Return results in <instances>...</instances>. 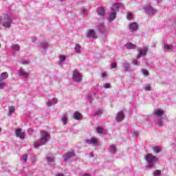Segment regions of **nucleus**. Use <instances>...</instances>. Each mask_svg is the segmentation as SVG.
Listing matches in <instances>:
<instances>
[{
    "instance_id": "nucleus-51",
    "label": "nucleus",
    "mask_w": 176,
    "mask_h": 176,
    "mask_svg": "<svg viewBox=\"0 0 176 176\" xmlns=\"http://www.w3.org/2000/svg\"><path fill=\"white\" fill-rule=\"evenodd\" d=\"M133 137H138V132L133 131Z\"/></svg>"
},
{
    "instance_id": "nucleus-44",
    "label": "nucleus",
    "mask_w": 176,
    "mask_h": 176,
    "mask_svg": "<svg viewBox=\"0 0 176 176\" xmlns=\"http://www.w3.org/2000/svg\"><path fill=\"white\" fill-rule=\"evenodd\" d=\"M5 85H6L5 82L0 80V89H3V87H5Z\"/></svg>"
},
{
    "instance_id": "nucleus-34",
    "label": "nucleus",
    "mask_w": 176,
    "mask_h": 176,
    "mask_svg": "<svg viewBox=\"0 0 176 176\" xmlns=\"http://www.w3.org/2000/svg\"><path fill=\"white\" fill-rule=\"evenodd\" d=\"M133 16H134V15L133 14V13H131V12H128L127 14H126V19H127V20H129V21H130L131 20H133Z\"/></svg>"
},
{
    "instance_id": "nucleus-53",
    "label": "nucleus",
    "mask_w": 176,
    "mask_h": 176,
    "mask_svg": "<svg viewBox=\"0 0 176 176\" xmlns=\"http://www.w3.org/2000/svg\"><path fill=\"white\" fill-rule=\"evenodd\" d=\"M157 3H162L163 2V0H156Z\"/></svg>"
},
{
    "instance_id": "nucleus-50",
    "label": "nucleus",
    "mask_w": 176,
    "mask_h": 176,
    "mask_svg": "<svg viewBox=\"0 0 176 176\" xmlns=\"http://www.w3.org/2000/svg\"><path fill=\"white\" fill-rule=\"evenodd\" d=\"M80 176H91L90 173H84L80 175Z\"/></svg>"
},
{
    "instance_id": "nucleus-35",
    "label": "nucleus",
    "mask_w": 176,
    "mask_h": 176,
    "mask_svg": "<svg viewBox=\"0 0 176 176\" xmlns=\"http://www.w3.org/2000/svg\"><path fill=\"white\" fill-rule=\"evenodd\" d=\"M160 151H162V148H160V147L155 146L153 148L154 153H160Z\"/></svg>"
},
{
    "instance_id": "nucleus-12",
    "label": "nucleus",
    "mask_w": 176,
    "mask_h": 176,
    "mask_svg": "<svg viewBox=\"0 0 176 176\" xmlns=\"http://www.w3.org/2000/svg\"><path fill=\"white\" fill-rule=\"evenodd\" d=\"M85 144L97 145L98 144V139L96 138H91L90 139H86L85 141Z\"/></svg>"
},
{
    "instance_id": "nucleus-7",
    "label": "nucleus",
    "mask_w": 176,
    "mask_h": 176,
    "mask_svg": "<svg viewBox=\"0 0 176 176\" xmlns=\"http://www.w3.org/2000/svg\"><path fill=\"white\" fill-rule=\"evenodd\" d=\"M82 74L79 72V70L75 69L73 72L72 74V80L73 82H76V83H79L80 82H82Z\"/></svg>"
},
{
    "instance_id": "nucleus-60",
    "label": "nucleus",
    "mask_w": 176,
    "mask_h": 176,
    "mask_svg": "<svg viewBox=\"0 0 176 176\" xmlns=\"http://www.w3.org/2000/svg\"><path fill=\"white\" fill-rule=\"evenodd\" d=\"M0 47H1V44H0Z\"/></svg>"
},
{
    "instance_id": "nucleus-54",
    "label": "nucleus",
    "mask_w": 176,
    "mask_h": 176,
    "mask_svg": "<svg viewBox=\"0 0 176 176\" xmlns=\"http://www.w3.org/2000/svg\"><path fill=\"white\" fill-rule=\"evenodd\" d=\"M89 156L91 157H94V155H93V152H91L90 153H89Z\"/></svg>"
},
{
    "instance_id": "nucleus-6",
    "label": "nucleus",
    "mask_w": 176,
    "mask_h": 176,
    "mask_svg": "<svg viewBox=\"0 0 176 176\" xmlns=\"http://www.w3.org/2000/svg\"><path fill=\"white\" fill-rule=\"evenodd\" d=\"M96 28L97 31H98V32L102 34L103 35H107L108 30H109V28L105 25V23H104V22H98L96 25Z\"/></svg>"
},
{
    "instance_id": "nucleus-26",
    "label": "nucleus",
    "mask_w": 176,
    "mask_h": 176,
    "mask_svg": "<svg viewBox=\"0 0 176 176\" xmlns=\"http://www.w3.org/2000/svg\"><path fill=\"white\" fill-rule=\"evenodd\" d=\"M122 67L124 69V71H130V63L125 61L122 63Z\"/></svg>"
},
{
    "instance_id": "nucleus-57",
    "label": "nucleus",
    "mask_w": 176,
    "mask_h": 176,
    "mask_svg": "<svg viewBox=\"0 0 176 176\" xmlns=\"http://www.w3.org/2000/svg\"><path fill=\"white\" fill-rule=\"evenodd\" d=\"M30 174H31V175H32L34 174L33 172H30Z\"/></svg>"
},
{
    "instance_id": "nucleus-30",
    "label": "nucleus",
    "mask_w": 176,
    "mask_h": 176,
    "mask_svg": "<svg viewBox=\"0 0 176 176\" xmlns=\"http://www.w3.org/2000/svg\"><path fill=\"white\" fill-rule=\"evenodd\" d=\"M28 159V155H27V154L23 155L21 157V162L22 163H27Z\"/></svg>"
},
{
    "instance_id": "nucleus-45",
    "label": "nucleus",
    "mask_w": 176,
    "mask_h": 176,
    "mask_svg": "<svg viewBox=\"0 0 176 176\" xmlns=\"http://www.w3.org/2000/svg\"><path fill=\"white\" fill-rule=\"evenodd\" d=\"M104 89H111V86L110 83L104 84Z\"/></svg>"
},
{
    "instance_id": "nucleus-56",
    "label": "nucleus",
    "mask_w": 176,
    "mask_h": 176,
    "mask_svg": "<svg viewBox=\"0 0 176 176\" xmlns=\"http://www.w3.org/2000/svg\"><path fill=\"white\" fill-rule=\"evenodd\" d=\"M58 1H59V2H64V1L65 0H58Z\"/></svg>"
},
{
    "instance_id": "nucleus-9",
    "label": "nucleus",
    "mask_w": 176,
    "mask_h": 176,
    "mask_svg": "<svg viewBox=\"0 0 176 176\" xmlns=\"http://www.w3.org/2000/svg\"><path fill=\"white\" fill-rule=\"evenodd\" d=\"M145 13L153 16L155 13H157V10L153 8L151 5L148 4L143 8Z\"/></svg>"
},
{
    "instance_id": "nucleus-1",
    "label": "nucleus",
    "mask_w": 176,
    "mask_h": 176,
    "mask_svg": "<svg viewBox=\"0 0 176 176\" xmlns=\"http://www.w3.org/2000/svg\"><path fill=\"white\" fill-rule=\"evenodd\" d=\"M151 119H153L155 124L162 127L163 126V120L167 119V117L164 116V110L162 109H157L154 111V115L150 116Z\"/></svg>"
},
{
    "instance_id": "nucleus-4",
    "label": "nucleus",
    "mask_w": 176,
    "mask_h": 176,
    "mask_svg": "<svg viewBox=\"0 0 176 176\" xmlns=\"http://www.w3.org/2000/svg\"><path fill=\"white\" fill-rule=\"evenodd\" d=\"M144 159L147 163V165L146 166V168H152L158 160V158L156 156L151 153H148L145 155Z\"/></svg>"
},
{
    "instance_id": "nucleus-24",
    "label": "nucleus",
    "mask_w": 176,
    "mask_h": 176,
    "mask_svg": "<svg viewBox=\"0 0 176 176\" xmlns=\"http://www.w3.org/2000/svg\"><path fill=\"white\" fill-rule=\"evenodd\" d=\"M16 111V107L14 106H10L8 107V116H12L13 113Z\"/></svg>"
},
{
    "instance_id": "nucleus-32",
    "label": "nucleus",
    "mask_w": 176,
    "mask_h": 176,
    "mask_svg": "<svg viewBox=\"0 0 176 176\" xmlns=\"http://www.w3.org/2000/svg\"><path fill=\"white\" fill-rule=\"evenodd\" d=\"M12 50L19 52V50H20V45L19 44L14 45H12Z\"/></svg>"
},
{
    "instance_id": "nucleus-22",
    "label": "nucleus",
    "mask_w": 176,
    "mask_h": 176,
    "mask_svg": "<svg viewBox=\"0 0 176 176\" xmlns=\"http://www.w3.org/2000/svg\"><path fill=\"white\" fill-rule=\"evenodd\" d=\"M73 118L75 119V120H82V114H80L79 111H76L73 114Z\"/></svg>"
},
{
    "instance_id": "nucleus-52",
    "label": "nucleus",
    "mask_w": 176,
    "mask_h": 176,
    "mask_svg": "<svg viewBox=\"0 0 176 176\" xmlns=\"http://www.w3.org/2000/svg\"><path fill=\"white\" fill-rule=\"evenodd\" d=\"M32 42H36V37L32 36Z\"/></svg>"
},
{
    "instance_id": "nucleus-16",
    "label": "nucleus",
    "mask_w": 176,
    "mask_h": 176,
    "mask_svg": "<svg viewBox=\"0 0 176 176\" xmlns=\"http://www.w3.org/2000/svg\"><path fill=\"white\" fill-rule=\"evenodd\" d=\"M137 30H138V23L135 22L129 23V30L131 32H134Z\"/></svg>"
},
{
    "instance_id": "nucleus-42",
    "label": "nucleus",
    "mask_w": 176,
    "mask_h": 176,
    "mask_svg": "<svg viewBox=\"0 0 176 176\" xmlns=\"http://www.w3.org/2000/svg\"><path fill=\"white\" fill-rule=\"evenodd\" d=\"M87 100L89 102H91V101H93V96L91 95H88L87 96Z\"/></svg>"
},
{
    "instance_id": "nucleus-25",
    "label": "nucleus",
    "mask_w": 176,
    "mask_h": 176,
    "mask_svg": "<svg viewBox=\"0 0 176 176\" xmlns=\"http://www.w3.org/2000/svg\"><path fill=\"white\" fill-rule=\"evenodd\" d=\"M74 52L77 54H80V52H82V46L79 44H76L74 47Z\"/></svg>"
},
{
    "instance_id": "nucleus-15",
    "label": "nucleus",
    "mask_w": 176,
    "mask_h": 176,
    "mask_svg": "<svg viewBox=\"0 0 176 176\" xmlns=\"http://www.w3.org/2000/svg\"><path fill=\"white\" fill-rule=\"evenodd\" d=\"M18 75H19L20 76H23V78H24L25 79H27V78H28V76H30V73L25 72L23 69L21 68L19 69L18 71Z\"/></svg>"
},
{
    "instance_id": "nucleus-3",
    "label": "nucleus",
    "mask_w": 176,
    "mask_h": 176,
    "mask_svg": "<svg viewBox=\"0 0 176 176\" xmlns=\"http://www.w3.org/2000/svg\"><path fill=\"white\" fill-rule=\"evenodd\" d=\"M120 8H124V6L122 3H114L111 6V10L110 12V15L109 17V21H113L114 19H116V12L119 10Z\"/></svg>"
},
{
    "instance_id": "nucleus-37",
    "label": "nucleus",
    "mask_w": 176,
    "mask_h": 176,
    "mask_svg": "<svg viewBox=\"0 0 176 176\" xmlns=\"http://www.w3.org/2000/svg\"><path fill=\"white\" fill-rule=\"evenodd\" d=\"M47 163H53L54 162V159L53 157H51L50 156L46 157Z\"/></svg>"
},
{
    "instance_id": "nucleus-27",
    "label": "nucleus",
    "mask_w": 176,
    "mask_h": 176,
    "mask_svg": "<svg viewBox=\"0 0 176 176\" xmlns=\"http://www.w3.org/2000/svg\"><path fill=\"white\" fill-rule=\"evenodd\" d=\"M8 78H9L8 72H3L0 75V80H5V79H8Z\"/></svg>"
},
{
    "instance_id": "nucleus-29",
    "label": "nucleus",
    "mask_w": 176,
    "mask_h": 176,
    "mask_svg": "<svg viewBox=\"0 0 176 176\" xmlns=\"http://www.w3.org/2000/svg\"><path fill=\"white\" fill-rule=\"evenodd\" d=\"M164 47L165 50H174V46L173 45H168V44H164Z\"/></svg>"
},
{
    "instance_id": "nucleus-39",
    "label": "nucleus",
    "mask_w": 176,
    "mask_h": 176,
    "mask_svg": "<svg viewBox=\"0 0 176 176\" xmlns=\"http://www.w3.org/2000/svg\"><path fill=\"white\" fill-rule=\"evenodd\" d=\"M140 63L137 60V59H133V65H136L137 67L140 65Z\"/></svg>"
},
{
    "instance_id": "nucleus-8",
    "label": "nucleus",
    "mask_w": 176,
    "mask_h": 176,
    "mask_svg": "<svg viewBox=\"0 0 176 176\" xmlns=\"http://www.w3.org/2000/svg\"><path fill=\"white\" fill-rule=\"evenodd\" d=\"M38 47L41 53L46 54V52H47V49H49V43L46 41L40 42Z\"/></svg>"
},
{
    "instance_id": "nucleus-2",
    "label": "nucleus",
    "mask_w": 176,
    "mask_h": 176,
    "mask_svg": "<svg viewBox=\"0 0 176 176\" xmlns=\"http://www.w3.org/2000/svg\"><path fill=\"white\" fill-rule=\"evenodd\" d=\"M50 140V133L45 131H41V138L38 142L34 143V148H39L42 145H45Z\"/></svg>"
},
{
    "instance_id": "nucleus-49",
    "label": "nucleus",
    "mask_w": 176,
    "mask_h": 176,
    "mask_svg": "<svg viewBox=\"0 0 176 176\" xmlns=\"http://www.w3.org/2000/svg\"><path fill=\"white\" fill-rule=\"evenodd\" d=\"M107 76H108L107 72H103L101 74V78H107Z\"/></svg>"
},
{
    "instance_id": "nucleus-5",
    "label": "nucleus",
    "mask_w": 176,
    "mask_h": 176,
    "mask_svg": "<svg viewBox=\"0 0 176 176\" xmlns=\"http://www.w3.org/2000/svg\"><path fill=\"white\" fill-rule=\"evenodd\" d=\"M13 22V16L10 14H7L1 20V24L5 28H10L12 23Z\"/></svg>"
},
{
    "instance_id": "nucleus-41",
    "label": "nucleus",
    "mask_w": 176,
    "mask_h": 176,
    "mask_svg": "<svg viewBox=\"0 0 176 176\" xmlns=\"http://www.w3.org/2000/svg\"><path fill=\"white\" fill-rule=\"evenodd\" d=\"M142 74H143L144 76H149V72H148V70H142Z\"/></svg>"
},
{
    "instance_id": "nucleus-55",
    "label": "nucleus",
    "mask_w": 176,
    "mask_h": 176,
    "mask_svg": "<svg viewBox=\"0 0 176 176\" xmlns=\"http://www.w3.org/2000/svg\"><path fill=\"white\" fill-rule=\"evenodd\" d=\"M56 176H64V174L60 173V174L56 175Z\"/></svg>"
},
{
    "instance_id": "nucleus-58",
    "label": "nucleus",
    "mask_w": 176,
    "mask_h": 176,
    "mask_svg": "<svg viewBox=\"0 0 176 176\" xmlns=\"http://www.w3.org/2000/svg\"><path fill=\"white\" fill-rule=\"evenodd\" d=\"M32 131V129H29V131Z\"/></svg>"
},
{
    "instance_id": "nucleus-61",
    "label": "nucleus",
    "mask_w": 176,
    "mask_h": 176,
    "mask_svg": "<svg viewBox=\"0 0 176 176\" xmlns=\"http://www.w3.org/2000/svg\"><path fill=\"white\" fill-rule=\"evenodd\" d=\"M116 1H118V0H116Z\"/></svg>"
},
{
    "instance_id": "nucleus-11",
    "label": "nucleus",
    "mask_w": 176,
    "mask_h": 176,
    "mask_svg": "<svg viewBox=\"0 0 176 176\" xmlns=\"http://www.w3.org/2000/svg\"><path fill=\"white\" fill-rule=\"evenodd\" d=\"M87 38H91L92 39H97V34L96 33V31L93 29H89L87 32Z\"/></svg>"
},
{
    "instance_id": "nucleus-48",
    "label": "nucleus",
    "mask_w": 176,
    "mask_h": 176,
    "mask_svg": "<svg viewBox=\"0 0 176 176\" xmlns=\"http://www.w3.org/2000/svg\"><path fill=\"white\" fill-rule=\"evenodd\" d=\"M111 68H115L116 69V68H118V64L116 63H111Z\"/></svg>"
},
{
    "instance_id": "nucleus-38",
    "label": "nucleus",
    "mask_w": 176,
    "mask_h": 176,
    "mask_svg": "<svg viewBox=\"0 0 176 176\" xmlns=\"http://www.w3.org/2000/svg\"><path fill=\"white\" fill-rule=\"evenodd\" d=\"M162 174V171L160 170H156L153 172V176H160Z\"/></svg>"
},
{
    "instance_id": "nucleus-21",
    "label": "nucleus",
    "mask_w": 176,
    "mask_h": 176,
    "mask_svg": "<svg viewBox=\"0 0 176 176\" xmlns=\"http://www.w3.org/2000/svg\"><path fill=\"white\" fill-rule=\"evenodd\" d=\"M67 60V56L65 55H59V61L58 64L59 65H63L64 63H65V60Z\"/></svg>"
},
{
    "instance_id": "nucleus-43",
    "label": "nucleus",
    "mask_w": 176,
    "mask_h": 176,
    "mask_svg": "<svg viewBox=\"0 0 176 176\" xmlns=\"http://www.w3.org/2000/svg\"><path fill=\"white\" fill-rule=\"evenodd\" d=\"M102 114V110H97L95 115L96 116H100V115Z\"/></svg>"
},
{
    "instance_id": "nucleus-31",
    "label": "nucleus",
    "mask_w": 176,
    "mask_h": 176,
    "mask_svg": "<svg viewBox=\"0 0 176 176\" xmlns=\"http://www.w3.org/2000/svg\"><path fill=\"white\" fill-rule=\"evenodd\" d=\"M144 90H146V91H151L152 87L151 86L150 84H146L144 86Z\"/></svg>"
},
{
    "instance_id": "nucleus-17",
    "label": "nucleus",
    "mask_w": 176,
    "mask_h": 176,
    "mask_svg": "<svg viewBox=\"0 0 176 176\" xmlns=\"http://www.w3.org/2000/svg\"><path fill=\"white\" fill-rule=\"evenodd\" d=\"M124 119V113L123 111H119L116 117V122H122Z\"/></svg>"
},
{
    "instance_id": "nucleus-10",
    "label": "nucleus",
    "mask_w": 176,
    "mask_h": 176,
    "mask_svg": "<svg viewBox=\"0 0 176 176\" xmlns=\"http://www.w3.org/2000/svg\"><path fill=\"white\" fill-rule=\"evenodd\" d=\"M146 53H148V47L144 46L143 47L139 48L137 58H141V57L146 56Z\"/></svg>"
},
{
    "instance_id": "nucleus-13",
    "label": "nucleus",
    "mask_w": 176,
    "mask_h": 176,
    "mask_svg": "<svg viewBox=\"0 0 176 176\" xmlns=\"http://www.w3.org/2000/svg\"><path fill=\"white\" fill-rule=\"evenodd\" d=\"M15 134L16 137L21 140H24V138H25V133L21 131V128L16 129Z\"/></svg>"
},
{
    "instance_id": "nucleus-23",
    "label": "nucleus",
    "mask_w": 176,
    "mask_h": 176,
    "mask_svg": "<svg viewBox=\"0 0 176 176\" xmlns=\"http://www.w3.org/2000/svg\"><path fill=\"white\" fill-rule=\"evenodd\" d=\"M60 119L63 124H67V123H68V115H67V113H63Z\"/></svg>"
},
{
    "instance_id": "nucleus-47",
    "label": "nucleus",
    "mask_w": 176,
    "mask_h": 176,
    "mask_svg": "<svg viewBox=\"0 0 176 176\" xmlns=\"http://www.w3.org/2000/svg\"><path fill=\"white\" fill-rule=\"evenodd\" d=\"M30 160H31V163H35V162H36V158L35 157V156H33V157H31Z\"/></svg>"
},
{
    "instance_id": "nucleus-20",
    "label": "nucleus",
    "mask_w": 176,
    "mask_h": 176,
    "mask_svg": "<svg viewBox=\"0 0 176 176\" xmlns=\"http://www.w3.org/2000/svg\"><path fill=\"white\" fill-rule=\"evenodd\" d=\"M107 151L108 152H109V153H113V154L116 153V146L115 144L110 145Z\"/></svg>"
},
{
    "instance_id": "nucleus-40",
    "label": "nucleus",
    "mask_w": 176,
    "mask_h": 176,
    "mask_svg": "<svg viewBox=\"0 0 176 176\" xmlns=\"http://www.w3.org/2000/svg\"><path fill=\"white\" fill-rule=\"evenodd\" d=\"M80 13L82 16H86L87 14V10H86V8H82Z\"/></svg>"
},
{
    "instance_id": "nucleus-14",
    "label": "nucleus",
    "mask_w": 176,
    "mask_h": 176,
    "mask_svg": "<svg viewBox=\"0 0 176 176\" xmlns=\"http://www.w3.org/2000/svg\"><path fill=\"white\" fill-rule=\"evenodd\" d=\"M75 156V153L74 151H70L67 153L63 155V162H68L71 157H74Z\"/></svg>"
},
{
    "instance_id": "nucleus-36",
    "label": "nucleus",
    "mask_w": 176,
    "mask_h": 176,
    "mask_svg": "<svg viewBox=\"0 0 176 176\" xmlns=\"http://www.w3.org/2000/svg\"><path fill=\"white\" fill-rule=\"evenodd\" d=\"M21 64H23V65H28L30 64V60H21L20 61Z\"/></svg>"
},
{
    "instance_id": "nucleus-59",
    "label": "nucleus",
    "mask_w": 176,
    "mask_h": 176,
    "mask_svg": "<svg viewBox=\"0 0 176 176\" xmlns=\"http://www.w3.org/2000/svg\"><path fill=\"white\" fill-rule=\"evenodd\" d=\"M1 131H2V129H1V128H0V133H1Z\"/></svg>"
},
{
    "instance_id": "nucleus-33",
    "label": "nucleus",
    "mask_w": 176,
    "mask_h": 176,
    "mask_svg": "<svg viewBox=\"0 0 176 176\" xmlns=\"http://www.w3.org/2000/svg\"><path fill=\"white\" fill-rule=\"evenodd\" d=\"M96 131L98 134H104V133H105V131L104 130V129L100 126L97 128Z\"/></svg>"
},
{
    "instance_id": "nucleus-46",
    "label": "nucleus",
    "mask_w": 176,
    "mask_h": 176,
    "mask_svg": "<svg viewBox=\"0 0 176 176\" xmlns=\"http://www.w3.org/2000/svg\"><path fill=\"white\" fill-rule=\"evenodd\" d=\"M170 146H173V148H175L176 146V140H174L172 141V142L170 143Z\"/></svg>"
},
{
    "instance_id": "nucleus-28",
    "label": "nucleus",
    "mask_w": 176,
    "mask_h": 176,
    "mask_svg": "<svg viewBox=\"0 0 176 176\" xmlns=\"http://www.w3.org/2000/svg\"><path fill=\"white\" fill-rule=\"evenodd\" d=\"M126 49H135V47H137V46L134 44H133V43H127L125 45Z\"/></svg>"
},
{
    "instance_id": "nucleus-19",
    "label": "nucleus",
    "mask_w": 176,
    "mask_h": 176,
    "mask_svg": "<svg viewBox=\"0 0 176 176\" xmlns=\"http://www.w3.org/2000/svg\"><path fill=\"white\" fill-rule=\"evenodd\" d=\"M97 13L99 16L104 17L105 16V9H104V7H99L97 10Z\"/></svg>"
},
{
    "instance_id": "nucleus-18",
    "label": "nucleus",
    "mask_w": 176,
    "mask_h": 176,
    "mask_svg": "<svg viewBox=\"0 0 176 176\" xmlns=\"http://www.w3.org/2000/svg\"><path fill=\"white\" fill-rule=\"evenodd\" d=\"M58 101V100L54 98L47 102V107H52V105H55V104H57Z\"/></svg>"
}]
</instances>
